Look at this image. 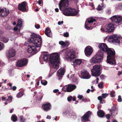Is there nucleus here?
Here are the masks:
<instances>
[{
    "label": "nucleus",
    "mask_w": 122,
    "mask_h": 122,
    "mask_svg": "<svg viewBox=\"0 0 122 122\" xmlns=\"http://www.w3.org/2000/svg\"><path fill=\"white\" fill-rule=\"evenodd\" d=\"M31 38L28 40V41L33 44L32 46H28L27 52L29 53H31L34 55L39 51L40 49L41 43V39L40 36H37L35 33L32 34L30 35Z\"/></svg>",
    "instance_id": "obj_1"
},
{
    "label": "nucleus",
    "mask_w": 122,
    "mask_h": 122,
    "mask_svg": "<svg viewBox=\"0 0 122 122\" xmlns=\"http://www.w3.org/2000/svg\"><path fill=\"white\" fill-rule=\"evenodd\" d=\"M47 53V52L46 53ZM43 59L45 61H47L49 58L50 62V67L54 72L56 71L58 69L59 66V56L57 53H53L50 55L48 54H43Z\"/></svg>",
    "instance_id": "obj_2"
},
{
    "label": "nucleus",
    "mask_w": 122,
    "mask_h": 122,
    "mask_svg": "<svg viewBox=\"0 0 122 122\" xmlns=\"http://www.w3.org/2000/svg\"><path fill=\"white\" fill-rule=\"evenodd\" d=\"M108 55L107 57V62L110 64L114 65L116 63L114 56L115 52L112 48H108L106 51Z\"/></svg>",
    "instance_id": "obj_3"
},
{
    "label": "nucleus",
    "mask_w": 122,
    "mask_h": 122,
    "mask_svg": "<svg viewBox=\"0 0 122 122\" xmlns=\"http://www.w3.org/2000/svg\"><path fill=\"white\" fill-rule=\"evenodd\" d=\"M103 53L104 51L101 50H99L95 56L91 59L90 61L91 62L97 63L101 62L102 60Z\"/></svg>",
    "instance_id": "obj_4"
},
{
    "label": "nucleus",
    "mask_w": 122,
    "mask_h": 122,
    "mask_svg": "<svg viewBox=\"0 0 122 122\" xmlns=\"http://www.w3.org/2000/svg\"><path fill=\"white\" fill-rule=\"evenodd\" d=\"M114 24L113 23H111L107 24L105 26V29L103 26H102L101 28V30L103 32H106L108 33L111 32L113 31L114 29Z\"/></svg>",
    "instance_id": "obj_5"
},
{
    "label": "nucleus",
    "mask_w": 122,
    "mask_h": 122,
    "mask_svg": "<svg viewBox=\"0 0 122 122\" xmlns=\"http://www.w3.org/2000/svg\"><path fill=\"white\" fill-rule=\"evenodd\" d=\"M100 68L101 67L99 65H96L93 66L91 70L92 76H100L101 74L100 69Z\"/></svg>",
    "instance_id": "obj_6"
},
{
    "label": "nucleus",
    "mask_w": 122,
    "mask_h": 122,
    "mask_svg": "<svg viewBox=\"0 0 122 122\" xmlns=\"http://www.w3.org/2000/svg\"><path fill=\"white\" fill-rule=\"evenodd\" d=\"M63 13L64 15L67 16H74L77 14V12L75 9L68 8L66 10L63 11Z\"/></svg>",
    "instance_id": "obj_7"
},
{
    "label": "nucleus",
    "mask_w": 122,
    "mask_h": 122,
    "mask_svg": "<svg viewBox=\"0 0 122 122\" xmlns=\"http://www.w3.org/2000/svg\"><path fill=\"white\" fill-rule=\"evenodd\" d=\"M69 0H62L60 2L59 4L60 9L64 11L65 10L68 5V2Z\"/></svg>",
    "instance_id": "obj_8"
},
{
    "label": "nucleus",
    "mask_w": 122,
    "mask_h": 122,
    "mask_svg": "<svg viewBox=\"0 0 122 122\" xmlns=\"http://www.w3.org/2000/svg\"><path fill=\"white\" fill-rule=\"evenodd\" d=\"M117 36L115 35L110 36L108 39L110 43L113 42L119 44L120 43V41Z\"/></svg>",
    "instance_id": "obj_9"
},
{
    "label": "nucleus",
    "mask_w": 122,
    "mask_h": 122,
    "mask_svg": "<svg viewBox=\"0 0 122 122\" xmlns=\"http://www.w3.org/2000/svg\"><path fill=\"white\" fill-rule=\"evenodd\" d=\"M22 20L20 19L18 20L17 24L16 26L15 27L13 30L15 31V32L17 34L19 33L20 32V30L22 26Z\"/></svg>",
    "instance_id": "obj_10"
},
{
    "label": "nucleus",
    "mask_w": 122,
    "mask_h": 122,
    "mask_svg": "<svg viewBox=\"0 0 122 122\" xmlns=\"http://www.w3.org/2000/svg\"><path fill=\"white\" fill-rule=\"evenodd\" d=\"M66 58L72 61L76 58V56L74 53L70 50L68 51L66 54Z\"/></svg>",
    "instance_id": "obj_11"
},
{
    "label": "nucleus",
    "mask_w": 122,
    "mask_h": 122,
    "mask_svg": "<svg viewBox=\"0 0 122 122\" xmlns=\"http://www.w3.org/2000/svg\"><path fill=\"white\" fill-rule=\"evenodd\" d=\"M110 19L112 22L118 24L122 20V17L118 15H115L111 17Z\"/></svg>",
    "instance_id": "obj_12"
},
{
    "label": "nucleus",
    "mask_w": 122,
    "mask_h": 122,
    "mask_svg": "<svg viewBox=\"0 0 122 122\" xmlns=\"http://www.w3.org/2000/svg\"><path fill=\"white\" fill-rule=\"evenodd\" d=\"M28 62L27 60L26 59H22L18 60L17 62L16 66L21 67L26 65Z\"/></svg>",
    "instance_id": "obj_13"
},
{
    "label": "nucleus",
    "mask_w": 122,
    "mask_h": 122,
    "mask_svg": "<svg viewBox=\"0 0 122 122\" xmlns=\"http://www.w3.org/2000/svg\"><path fill=\"white\" fill-rule=\"evenodd\" d=\"M95 19L92 17L89 18L87 19V21L86 22L85 25V27L86 29L88 30L90 29L91 26L90 24L92 23L93 22L95 21Z\"/></svg>",
    "instance_id": "obj_14"
},
{
    "label": "nucleus",
    "mask_w": 122,
    "mask_h": 122,
    "mask_svg": "<svg viewBox=\"0 0 122 122\" xmlns=\"http://www.w3.org/2000/svg\"><path fill=\"white\" fill-rule=\"evenodd\" d=\"M27 5V3L25 2H22L21 4H19L18 5V9L23 12H25L27 10L26 6Z\"/></svg>",
    "instance_id": "obj_15"
},
{
    "label": "nucleus",
    "mask_w": 122,
    "mask_h": 122,
    "mask_svg": "<svg viewBox=\"0 0 122 122\" xmlns=\"http://www.w3.org/2000/svg\"><path fill=\"white\" fill-rule=\"evenodd\" d=\"M9 13L8 10L6 8L0 9V16L2 17H5L7 16Z\"/></svg>",
    "instance_id": "obj_16"
},
{
    "label": "nucleus",
    "mask_w": 122,
    "mask_h": 122,
    "mask_svg": "<svg viewBox=\"0 0 122 122\" xmlns=\"http://www.w3.org/2000/svg\"><path fill=\"white\" fill-rule=\"evenodd\" d=\"M81 74L83 78L88 79L91 77V75L86 70H83L81 71Z\"/></svg>",
    "instance_id": "obj_17"
},
{
    "label": "nucleus",
    "mask_w": 122,
    "mask_h": 122,
    "mask_svg": "<svg viewBox=\"0 0 122 122\" xmlns=\"http://www.w3.org/2000/svg\"><path fill=\"white\" fill-rule=\"evenodd\" d=\"M90 115H91V112L89 111L87 112L82 117L81 119L82 121L85 122L89 121V118Z\"/></svg>",
    "instance_id": "obj_18"
},
{
    "label": "nucleus",
    "mask_w": 122,
    "mask_h": 122,
    "mask_svg": "<svg viewBox=\"0 0 122 122\" xmlns=\"http://www.w3.org/2000/svg\"><path fill=\"white\" fill-rule=\"evenodd\" d=\"M15 54V51L14 49L10 48L7 51V56L9 58L14 57Z\"/></svg>",
    "instance_id": "obj_19"
},
{
    "label": "nucleus",
    "mask_w": 122,
    "mask_h": 122,
    "mask_svg": "<svg viewBox=\"0 0 122 122\" xmlns=\"http://www.w3.org/2000/svg\"><path fill=\"white\" fill-rule=\"evenodd\" d=\"M93 52L92 49L89 46L87 47L85 49V52L86 55L87 56H89Z\"/></svg>",
    "instance_id": "obj_20"
},
{
    "label": "nucleus",
    "mask_w": 122,
    "mask_h": 122,
    "mask_svg": "<svg viewBox=\"0 0 122 122\" xmlns=\"http://www.w3.org/2000/svg\"><path fill=\"white\" fill-rule=\"evenodd\" d=\"M65 70L64 68H61L58 70L57 72V75L59 78L62 77L64 74Z\"/></svg>",
    "instance_id": "obj_21"
},
{
    "label": "nucleus",
    "mask_w": 122,
    "mask_h": 122,
    "mask_svg": "<svg viewBox=\"0 0 122 122\" xmlns=\"http://www.w3.org/2000/svg\"><path fill=\"white\" fill-rule=\"evenodd\" d=\"M99 48L102 50V51H106L108 49L107 45L104 43H102L99 45Z\"/></svg>",
    "instance_id": "obj_22"
},
{
    "label": "nucleus",
    "mask_w": 122,
    "mask_h": 122,
    "mask_svg": "<svg viewBox=\"0 0 122 122\" xmlns=\"http://www.w3.org/2000/svg\"><path fill=\"white\" fill-rule=\"evenodd\" d=\"M51 105L49 103H48L43 104L42 106V107L44 110L47 111L49 110L50 109Z\"/></svg>",
    "instance_id": "obj_23"
},
{
    "label": "nucleus",
    "mask_w": 122,
    "mask_h": 122,
    "mask_svg": "<svg viewBox=\"0 0 122 122\" xmlns=\"http://www.w3.org/2000/svg\"><path fill=\"white\" fill-rule=\"evenodd\" d=\"M46 35L48 36L51 37L52 36V33L50 28H46L45 31Z\"/></svg>",
    "instance_id": "obj_24"
},
{
    "label": "nucleus",
    "mask_w": 122,
    "mask_h": 122,
    "mask_svg": "<svg viewBox=\"0 0 122 122\" xmlns=\"http://www.w3.org/2000/svg\"><path fill=\"white\" fill-rule=\"evenodd\" d=\"M82 62L81 60L80 59L76 60L73 62V66L74 67L76 66L77 65H80Z\"/></svg>",
    "instance_id": "obj_25"
},
{
    "label": "nucleus",
    "mask_w": 122,
    "mask_h": 122,
    "mask_svg": "<svg viewBox=\"0 0 122 122\" xmlns=\"http://www.w3.org/2000/svg\"><path fill=\"white\" fill-rule=\"evenodd\" d=\"M109 111L110 112V113L111 115H115V114H113L114 113H116V114H117V111L116 108L115 106H113L111 109L109 110Z\"/></svg>",
    "instance_id": "obj_26"
},
{
    "label": "nucleus",
    "mask_w": 122,
    "mask_h": 122,
    "mask_svg": "<svg viewBox=\"0 0 122 122\" xmlns=\"http://www.w3.org/2000/svg\"><path fill=\"white\" fill-rule=\"evenodd\" d=\"M68 86L69 92H71L73 91L76 87V86L74 85H68Z\"/></svg>",
    "instance_id": "obj_27"
},
{
    "label": "nucleus",
    "mask_w": 122,
    "mask_h": 122,
    "mask_svg": "<svg viewBox=\"0 0 122 122\" xmlns=\"http://www.w3.org/2000/svg\"><path fill=\"white\" fill-rule=\"evenodd\" d=\"M97 114L98 116L100 117H102L104 115V113L101 110H99L97 112Z\"/></svg>",
    "instance_id": "obj_28"
},
{
    "label": "nucleus",
    "mask_w": 122,
    "mask_h": 122,
    "mask_svg": "<svg viewBox=\"0 0 122 122\" xmlns=\"http://www.w3.org/2000/svg\"><path fill=\"white\" fill-rule=\"evenodd\" d=\"M0 40L5 43H6L8 41V39L5 37H0Z\"/></svg>",
    "instance_id": "obj_29"
},
{
    "label": "nucleus",
    "mask_w": 122,
    "mask_h": 122,
    "mask_svg": "<svg viewBox=\"0 0 122 122\" xmlns=\"http://www.w3.org/2000/svg\"><path fill=\"white\" fill-rule=\"evenodd\" d=\"M68 43V42H64L63 41H60L59 42V44L62 45V46H63V47H64L66 46L67 45V44Z\"/></svg>",
    "instance_id": "obj_30"
},
{
    "label": "nucleus",
    "mask_w": 122,
    "mask_h": 122,
    "mask_svg": "<svg viewBox=\"0 0 122 122\" xmlns=\"http://www.w3.org/2000/svg\"><path fill=\"white\" fill-rule=\"evenodd\" d=\"M115 8L116 9H122V5L121 4L117 3V4L115 6Z\"/></svg>",
    "instance_id": "obj_31"
},
{
    "label": "nucleus",
    "mask_w": 122,
    "mask_h": 122,
    "mask_svg": "<svg viewBox=\"0 0 122 122\" xmlns=\"http://www.w3.org/2000/svg\"><path fill=\"white\" fill-rule=\"evenodd\" d=\"M11 119L13 122H16L17 120V117L15 115H13L12 116Z\"/></svg>",
    "instance_id": "obj_32"
},
{
    "label": "nucleus",
    "mask_w": 122,
    "mask_h": 122,
    "mask_svg": "<svg viewBox=\"0 0 122 122\" xmlns=\"http://www.w3.org/2000/svg\"><path fill=\"white\" fill-rule=\"evenodd\" d=\"M104 7L103 5L102 4L99 5L97 9V10H100L102 9Z\"/></svg>",
    "instance_id": "obj_33"
},
{
    "label": "nucleus",
    "mask_w": 122,
    "mask_h": 122,
    "mask_svg": "<svg viewBox=\"0 0 122 122\" xmlns=\"http://www.w3.org/2000/svg\"><path fill=\"white\" fill-rule=\"evenodd\" d=\"M23 95V92H20L18 93L16 96L18 98H20L22 97Z\"/></svg>",
    "instance_id": "obj_34"
},
{
    "label": "nucleus",
    "mask_w": 122,
    "mask_h": 122,
    "mask_svg": "<svg viewBox=\"0 0 122 122\" xmlns=\"http://www.w3.org/2000/svg\"><path fill=\"white\" fill-rule=\"evenodd\" d=\"M68 86H65L63 87L62 90L63 91L65 92H69L68 91Z\"/></svg>",
    "instance_id": "obj_35"
},
{
    "label": "nucleus",
    "mask_w": 122,
    "mask_h": 122,
    "mask_svg": "<svg viewBox=\"0 0 122 122\" xmlns=\"http://www.w3.org/2000/svg\"><path fill=\"white\" fill-rule=\"evenodd\" d=\"M25 119L22 116H20V122H24L25 120Z\"/></svg>",
    "instance_id": "obj_36"
},
{
    "label": "nucleus",
    "mask_w": 122,
    "mask_h": 122,
    "mask_svg": "<svg viewBox=\"0 0 122 122\" xmlns=\"http://www.w3.org/2000/svg\"><path fill=\"white\" fill-rule=\"evenodd\" d=\"M41 83L42 84L44 85H46L47 84V81L45 80H42L41 81Z\"/></svg>",
    "instance_id": "obj_37"
},
{
    "label": "nucleus",
    "mask_w": 122,
    "mask_h": 122,
    "mask_svg": "<svg viewBox=\"0 0 122 122\" xmlns=\"http://www.w3.org/2000/svg\"><path fill=\"white\" fill-rule=\"evenodd\" d=\"M4 47V45L2 43L0 42V51L2 50Z\"/></svg>",
    "instance_id": "obj_38"
},
{
    "label": "nucleus",
    "mask_w": 122,
    "mask_h": 122,
    "mask_svg": "<svg viewBox=\"0 0 122 122\" xmlns=\"http://www.w3.org/2000/svg\"><path fill=\"white\" fill-rule=\"evenodd\" d=\"M108 94L107 93H103L102 94V97L104 98H105L108 95Z\"/></svg>",
    "instance_id": "obj_39"
},
{
    "label": "nucleus",
    "mask_w": 122,
    "mask_h": 122,
    "mask_svg": "<svg viewBox=\"0 0 122 122\" xmlns=\"http://www.w3.org/2000/svg\"><path fill=\"white\" fill-rule=\"evenodd\" d=\"M98 99L99 100L100 102V103H102V97L101 96H99L98 97Z\"/></svg>",
    "instance_id": "obj_40"
},
{
    "label": "nucleus",
    "mask_w": 122,
    "mask_h": 122,
    "mask_svg": "<svg viewBox=\"0 0 122 122\" xmlns=\"http://www.w3.org/2000/svg\"><path fill=\"white\" fill-rule=\"evenodd\" d=\"M98 87L100 88H102L103 87V82H101L98 85Z\"/></svg>",
    "instance_id": "obj_41"
},
{
    "label": "nucleus",
    "mask_w": 122,
    "mask_h": 122,
    "mask_svg": "<svg viewBox=\"0 0 122 122\" xmlns=\"http://www.w3.org/2000/svg\"><path fill=\"white\" fill-rule=\"evenodd\" d=\"M117 101L119 102H121L122 101V99L121 96L119 95L118 96Z\"/></svg>",
    "instance_id": "obj_42"
},
{
    "label": "nucleus",
    "mask_w": 122,
    "mask_h": 122,
    "mask_svg": "<svg viewBox=\"0 0 122 122\" xmlns=\"http://www.w3.org/2000/svg\"><path fill=\"white\" fill-rule=\"evenodd\" d=\"M111 10L110 9H108L106 11V13L108 14L109 15L111 13Z\"/></svg>",
    "instance_id": "obj_43"
},
{
    "label": "nucleus",
    "mask_w": 122,
    "mask_h": 122,
    "mask_svg": "<svg viewBox=\"0 0 122 122\" xmlns=\"http://www.w3.org/2000/svg\"><path fill=\"white\" fill-rule=\"evenodd\" d=\"M77 98H79L80 100L82 99L83 98V96L82 95H78L77 96Z\"/></svg>",
    "instance_id": "obj_44"
},
{
    "label": "nucleus",
    "mask_w": 122,
    "mask_h": 122,
    "mask_svg": "<svg viewBox=\"0 0 122 122\" xmlns=\"http://www.w3.org/2000/svg\"><path fill=\"white\" fill-rule=\"evenodd\" d=\"M69 36V33L67 32H66V33H64V36L66 37H68Z\"/></svg>",
    "instance_id": "obj_45"
},
{
    "label": "nucleus",
    "mask_w": 122,
    "mask_h": 122,
    "mask_svg": "<svg viewBox=\"0 0 122 122\" xmlns=\"http://www.w3.org/2000/svg\"><path fill=\"white\" fill-rule=\"evenodd\" d=\"M114 92H111L110 95L112 97H114L115 96V95H114Z\"/></svg>",
    "instance_id": "obj_46"
},
{
    "label": "nucleus",
    "mask_w": 122,
    "mask_h": 122,
    "mask_svg": "<svg viewBox=\"0 0 122 122\" xmlns=\"http://www.w3.org/2000/svg\"><path fill=\"white\" fill-rule=\"evenodd\" d=\"M35 27L37 29H38L40 27V25L38 24H36L35 25Z\"/></svg>",
    "instance_id": "obj_47"
},
{
    "label": "nucleus",
    "mask_w": 122,
    "mask_h": 122,
    "mask_svg": "<svg viewBox=\"0 0 122 122\" xmlns=\"http://www.w3.org/2000/svg\"><path fill=\"white\" fill-rule=\"evenodd\" d=\"M16 89V87L15 86H13L12 88H10V89L13 90V91H15Z\"/></svg>",
    "instance_id": "obj_48"
},
{
    "label": "nucleus",
    "mask_w": 122,
    "mask_h": 122,
    "mask_svg": "<svg viewBox=\"0 0 122 122\" xmlns=\"http://www.w3.org/2000/svg\"><path fill=\"white\" fill-rule=\"evenodd\" d=\"M106 117L107 119H109L110 117V115L109 114H108L106 115Z\"/></svg>",
    "instance_id": "obj_49"
},
{
    "label": "nucleus",
    "mask_w": 122,
    "mask_h": 122,
    "mask_svg": "<svg viewBox=\"0 0 122 122\" xmlns=\"http://www.w3.org/2000/svg\"><path fill=\"white\" fill-rule=\"evenodd\" d=\"M72 98V97L71 96H70L69 97H68L67 100L68 101H71Z\"/></svg>",
    "instance_id": "obj_50"
},
{
    "label": "nucleus",
    "mask_w": 122,
    "mask_h": 122,
    "mask_svg": "<svg viewBox=\"0 0 122 122\" xmlns=\"http://www.w3.org/2000/svg\"><path fill=\"white\" fill-rule=\"evenodd\" d=\"M12 97L11 96H9L8 97V100H10V102H11L12 101Z\"/></svg>",
    "instance_id": "obj_51"
},
{
    "label": "nucleus",
    "mask_w": 122,
    "mask_h": 122,
    "mask_svg": "<svg viewBox=\"0 0 122 122\" xmlns=\"http://www.w3.org/2000/svg\"><path fill=\"white\" fill-rule=\"evenodd\" d=\"M63 21H59L58 23V24L59 25H60L61 24H62L63 23Z\"/></svg>",
    "instance_id": "obj_52"
},
{
    "label": "nucleus",
    "mask_w": 122,
    "mask_h": 122,
    "mask_svg": "<svg viewBox=\"0 0 122 122\" xmlns=\"http://www.w3.org/2000/svg\"><path fill=\"white\" fill-rule=\"evenodd\" d=\"M59 90L58 89H55L53 90V92L54 93H56Z\"/></svg>",
    "instance_id": "obj_53"
},
{
    "label": "nucleus",
    "mask_w": 122,
    "mask_h": 122,
    "mask_svg": "<svg viewBox=\"0 0 122 122\" xmlns=\"http://www.w3.org/2000/svg\"><path fill=\"white\" fill-rule=\"evenodd\" d=\"M100 77L101 79L102 80L104 79V75H102L101 76H100Z\"/></svg>",
    "instance_id": "obj_54"
},
{
    "label": "nucleus",
    "mask_w": 122,
    "mask_h": 122,
    "mask_svg": "<svg viewBox=\"0 0 122 122\" xmlns=\"http://www.w3.org/2000/svg\"><path fill=\"white\" fill-rule=\"evenodd\" d=\"M82 101L85 102H86L87 101V100L86 99L83 98L82 99Z\"/></svg>",
    "instance_id": "obj_55"
},
{
    "label": "nucleus",
    "mask_w": 122,
    "mask_h": 122,
    "mask_svg": "<svg viewBox=\"0 0 122 122\" xmlns=\"http://www.w3.org/2000/svg\"><path fill=\"white\" fill-rule=\"evenodd\" d=\"M79 0H73L74 2L75 3H77Z\"/></svg>",
    "instance_id": "obj_56"
},
{
    "label": "nucleus",
    "mask_w": 122,
    "mask_h": 122,
    "mask_svg": "<svg viewBox=\"0 0 122 122\" xmlns=\"http://www.w3.org/2000/svg\"><path fill=\"white\" fill-rule=\"evenodd\" d=\"M42 1L41 0H39L38 1V3L39 5H40L41 3V2Z\"/></svg>",
    "instance_id": "obj_57"
},
{
    "label": "nucleus",
    "mask_w": 122,
    "mask_h": 122,
    "mask_svg": "<svg viewBox=\"0 0 122 122\" xmlns=\"http://www.w3.org/2000/svg\"><path fill=\"white\" fill-rule=\"evenodd\" d=\"M46 118L47 119H50L51 118V117L50 116L48 115L47 116Z\"/></svg>",
    "instance_id": "obj_58"
},
{
    "label": "nucleus",
    "mask_w": 122,
    "mask_h": 122,
    "mask_svg": "<svg viewBox=\"0 0 122 122\" xmlns=\"http://www.w3.org/2000/svg\"><path fill=\"white\" fill-rule=\"evenodd\" d=\"M122 74V72L121 71H119L118 73H117V74L118 75H120L121 74Z\"/></svg>",
    "instance_id": "obj_59"
},
{
    "label": "nucleus",
    "mask_w": 122,
    "mask_h": 122,
    "mask_svg": "<svg viewBox=\"0 0 122 122\" xmlns=\"http://www.w3.org/2000/svg\"><path fill=\"white\" fill-rule=\"evenodd\" d=\"M55 10L56 12H58L59 11V9L58 8H56L55 9Z\"/></svg>",
    "instance_id": "obj_60"
},
{
    "label": "nucleus",
    "mask_w": 122,
    "mask_h": 122,
    "mask_svg": "<svg viewBox=\"0 0 122 122\" xmlns=\"http://www.w3.org/2000/svg\"><path fill=\"white\" fill-rule=\"evenodd\" d=\"M96 80L97 81L96 82H97V83H98V81H99V78L98 77H97Z\"/></svg>",
    "instance_id": "obj_61"
},
{
    "label": "nucleus",
    "mask_w": 122,
    "mask_h": 122,
    "mask_svg": "<svg viewBox=\"0 0 122 122\" xmlns=\"http://www.w3.org/2000/svg\"><path fill=\"white\" fill-rule=\"evenodd\" d=\"M90 91L91 90L90 89H88L86 91V92L87 93H89L90 92Z\"/></svg>",
    "instance_id": "obj_62"
},
{
    "label": "nucleus",
    "mask_w": 122,
    "mask_h": 122,
    "mask_svg": "<svg viewBox=\"0 0 122 122\" xmlns=\"http://www.w3.org/2000/svg\"><path fill=\"white\" fill-rule=\"evenodd\" d=\"M76 100V98L75 97H74L73 99V101H75Z\"/></svg>",
    "instance_id": "obj_63"
},
{
    "label": "nucleus",
    "mask_w": 122,
    "mask_h": 122,
    "mask_svg": "<svg viewBox=\"0 0 122 122\" xmlns=\"http://www.w3.org/2000/svg\"><path fill=\"white\" fill-rule=\"evenodd\" d=\"M14 110L13 108L12 109H11L10 110V113H12V110Z\"/></svg>",
    "instance_id": "obj_64"
}]
</instances>
